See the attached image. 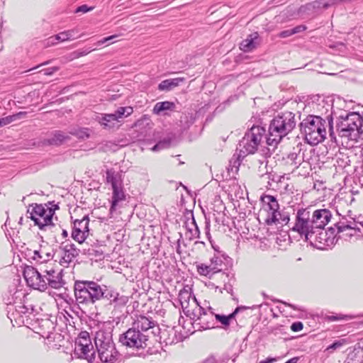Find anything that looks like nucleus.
<instances>
[{
  "label": "nucleus",
  "mask_w": 363,
  "mask_h": 363,
  "mask_svg": "<svg viewBox=\"0 0 363 363\" xmlns=\"http://www.w3.org/2000/svg\"><path fill=\"white\" fill-rule=\"evenodd\" d=\"M299 127L306 141L311 145L323 142L328 133L330 140L336 143L332 114L326 116L325 118L309 115L301 122Z\"/></svg>",
  "instance_id": "f257e3e1"
},
{
  "label": "nucleus",
  "mask_w": 363,
  "mask_h": 363,
  "mask_svg": "<svg viewBox=\"0 0 363 363\" xmlns=\"http://www.w3.org/2000/svg\"><path fill=\"white\" fill-rule=\"evenodd\" d=\"M42 272L32 266H26L23 270V277L30 287L40 291H45L48 286L55 289L62 288L65 281L62 279V270L57 272L54 269H40Z\"/></svg>",
  "instance_id": "f03ea898"
},
{
  "label": "nucleus",
  "mask_w": 363,
  "mask_h": 363,
  "mask_svg": "<svg viewBox=\"0 0 363 363\" xmlns=\"http://www.w3.org/2000/svg\"><path fill=\"white\" fill-rule=\"evenodd\" d=\"M295 114L291 111L279 113L271 121L266 137L267 145L277 146L296 127Z\"/></svg>",
  "instance_id": "7ed1b4c3"
},
{
  "label": "nucleus",
  "mask_w": 363,
  "mask_h": 363,
  "mask_svg": "<svg viewBox=\"0 0 363 363\" xmlns=\"http://www.w3.org/2000/svg\"><path fill=\"white\" fill-rule=\"evenodd\" d=\"M74 293L77 304L80 307H88L101 301V285L94 281L77 280Z\"/></svg>",
  "instance_id": "20e7f679"
},
{
  "label": "nucleus",
  "mask_w": 363,
  "mask_h": 363,
  "mask_svg": "<svg viewBox=\"0 0 363 363\" xmlns=\"http://www.w3.org/2000/svg\"><path fill=\"white\" fill-rule=\"evenodd\" d=\"M94 342L101 362L115 363L118 359L120 354L113 341L111 330H100L96 332Z\"/></svg>",
  "instance_id": "39448f33"
},
{
  "label": "nucleus",
  "mask_w": 363,
  "mask_h": 363,
  "mask_svg": "<svg viewBox=\"0 0 363 363\" xmlns=\"http://www.w3.org/2000/svg\"><path fill=\"white\" fill-rule=\"evenodd\" d=\"M31 211L28 208L27 211L28 218L34 221L35 225H38L41 230L57 232L61 230L59 224L52 222L53 211L47 210L45 205L32 204Z\"/></svg>",
  "instance_id": "423d86ee"
},
{
  "label": "nucleus",
  "mask_w": 363,
  "mask_h": 363,
  "mask_svg": "<svg viewBox=\"0 0 363 363\" xmlns=\"http://www.w3.org/2000/svg\"><path fill=\"white\" fill-rule=\"evenodd\" d=\"M362 118L355 112L347 113L340 116V121L337 124V130L341 137L356 140L362 133Z\"/></svg>",
  "instance_id": "0eeeda50"
},
{
  "label": "nucleus",
  "mask_w": 363,
  "mask_h": 363,
  "mask_svg": "<svg viewBox=\"0 0 363 363\" xmlns=\"http://www.w3.org/2000/svg\"><path fill=\"white\" fill-rule=\"evenodd\" d=\"M313 223L311 211L307 208H299L296 214V221L291 230L304 236L306 241L311 239L313 233L317 232L316 227Z\"/></svg>",
  "instance_id": "6e6552de"
},
{
  "label": "nucleus",
  "mask_w": 363,
  "mask_h": 363,
  "mask_svg": "<svg viewBox=\"0 0 363 363\" xmlns=\"http://www.w3.org/2000/svg\"><path fill=\"white\" fill-rule=\"evenodd\" d=\"M150 335L137 330L132 325L126 332L120 335L119 342L124 346L135 349H144L147 346Z\"/></svg>",
  "instance_id": "1a4fd4ad"
},
{
  "label": "nucleus",
  "mask_w": 363,
  "mask_h": 363,
  "mask_svg": "<svg viewBox=\"0 0 363 363\" xmlns=\"http://www.w3.org/2000/svg\"><path fill=\"white\" fill-rule=\"evenodd\" d=\"M264 202L267 203L269 208V215L266 219L267 225L274 224H286L289 223L290 218L288 213H281L279 211V205L277 199L271 195H267L264 197Z\"/></svg>",
  "instance_id": "9d476101"
},
{
  "label": "nucleus",
  "mask_w": 363,
  "mask_h": 363,
  "mask_svg": "<svg viewBox=\"0 0 363 363\" xmlns=\"http://www.w3.org/2000/svg\"><path fill=\"white\" fill-rule=\"evenodd\" d=\"M198 307L194 311L195 323L199 325V329L208 330L215 328V313L208 306L205 308L198 303Z\"/></svg>",
  "instance_id": "9b49d317"
},
{
  "label": "nucleus",
  "mask_w": 363,
  "mask_h": 363,
  "mask_svg": "<svg viewBox=\"0 0 363 363\" xmlns=\"http://www.w3.org/2000/svg\"><path fill=\"white\" fill-rule=\"evenodd\" d=\"M336 235L335 228H329L326 230L324 228L323 229H318L317 232L313 233L311 239H308L307 241L317 249H324L333 243Z\"/></svg>",
  "instance_id": "f8f14e48"
},
{
  "label": "nucleus",
  "mask_w": 363,
  "mask_h": 363,
  "mask_svg": "<svg viewBox=\"0 0 363 363\" xmlns=\"http://www.w3.org/2000/svg\"><path fill=\"white\" fill-rule=\"evenodd\" d=\"M61 258L60 264L64 267H68L79 256L80 250L71 242H63L60 246Z\"/></svg>",
  "instance_id": "ddd939ff"
},
{
  "label": "nucleus",
  "mask_w": 363,
  "mask_h": 363,
  "mask_svg": "<svg viewBox=\"0 0 363 363\" xmlns=\"http://www.w3.org/2000/svg\"><path fill=\"white\" fill-rule=\"evenodd\" d=\"M102 296L101 300H106L110 304H113L115 307L125 306L128 301V297L121 295L115 289L111 286L101 285Z\"/></svg>",
  "instance_id": "4468645a"
},
{
  "label": "nucleus",
  "mask_w": 363,
  "mask_h": 363,
  "mask_svg": "<svg viewBox=\"0 0 363 363\" xmlns=\"http://www.w3.org/2000/svg\"><path fill=\"white\" fill-rule=\"evenodd\" d=\"M89 223L88 216H84L81 220H75L72 232V238L79 243H82L89 235Z\"/></svg>",
  "instance_id": "2eb2a0df"
},
{
  "label": "nucleus",
  "mask_w": 363,
  "mask_h": 363,
  "mask_svg": "<svg viewBox=\"0 0 363 363\" xmlns=\"http://www.w3.org/2000/svg\"><path fill=\"white\" fill-rule=\"evenodd\" d=\"M133 325L145 334L149 335L150 330H152L151 333L154 336H157L160 333V329L156 322L145 315L137 317L133 323Z\"/></svg>",
  "instance_id": "dca6fc26"
},
{
  "label": "nucleus",
  "mask_w": 363,
  "mask_h": 363,
  "mask_svg": "<svg viewBox=\"0 0 363 363\" xmlns=\"http://www.w3.org/2000/svg\"><path fill=\"white\" fill-rule=\"evenodd\" d=\"M313 224L316 227V230L323 229L329 223L331 219L332 213L326 208L318 209L311 214Z\"/></svg>",
  "instance_id": "f3484780"
},
{
  "label": "nucleus",
  "mask_w": 363,
  "mask_h": 363,
  "mask_svg": "<svg viewBox=\"0 0 363 363\" xmlns=\"http://www.w3.org/2000/svg\"><path fill=\"white\" fill-rule=\"evenodd\" d=\"M261 177L263 179L267 180L266 187L268 189L277 191L283 187L282 184L285 179L284 175H279L275 172H267L262 174Z\"/></svg>",
  "instance_id": "a211bd4d"
},
{
  "label": "nucleus",
  "mask_w": 363,
  "mask_h": 363,
  "mask_svg": "<svg viewBox=\"0 0 363 363\" xmlns=\"http://www.w3.org/2000/svg\"><path fill=\"white\" fill-rule=\"evenodd\" d=\"M266 130L264 127L260 125H253L250 128L245 134L244 138H246V141L249 139L254 145H259L264 135H265ZM246 144L247 142H245Z\"/></svg>",
  "instance_id": "6ab92c4d"
},
{
  "label": "nucleus",
  "mask_w": 363,
  "mask_h": 363,
  "mask_svg": "<svg viewBox=\"0 0 363 363\" xmlns=\"http://www.w3.org/2000/svg\"><path fill=\"white\" fill-rule=\"evenodd\" d=\"M69 139L67 133L62 130H55L50 133L49 138L43 140V143L45 145L60 146Z\"/></svg>",
  "instance_id": "aec40b11"
},
{
  "label": "nucleus",
  "mask_w": 363,
  "mask_h": 363,
  "mask_svg": "<svg viewBox=\"0 0 363 363\" xmlns=\"http://www.w3.org/2000/svg\"><path fill=\"white\" fill-rule=\"evenodd\" d=\"M96 121L106 130L114 128L118 123L112 113H101L96 117Z\"/></svg>",
  "instance_id": "412c9836"
},
{
  "label": "nucleus",
  "mask_w": 363,
  "mask_h": 363,
  "mask_svg": "<svg viewBox=\"0 0 363 363\" xmlns=\"http://www.w3.org/2000/svg\"><path fill=\"white\" fill-rule=\"evenodd\" d=\"M112 189L113 194L111 198V205L109 209L111 217L116 211L118 203L125 199V195L123 191L122 184L118 186H114L112 188Z\"/></svg>",
  "instance_id": "4be33fe9"
},
{
  "label": "nucleus",
  "mask_w": 363,
  "mask_h": 363,
  "mask_svg": "<svg viewBox=\"0 0 363 363\" xmlns=\"http://www.w3.org/2000/svg\"><path fill=\"white\" fill-rule=\"evenodd\" d=\"M259 34L257 32L249 35L246 39L243 40L240 45V50L247 52L253 50L258 45Z\"/></svg>",
  "instance_id": "5701e85b"
},
{
  "label": "nucleus",
  "mask_w": 363,
  "mask_h": 363,
  "mask_svg": "<svg viewBox=\"0 0 363 363\" xmlns=\"http://www.w3.org/2000/svg\"><path fill=\"white\" fill-rule=\"evenodd\" d=\"M176 105L174 102L165 101L157 102L153 108V113L156 115H167V111H173L175 110Z\"/></svg>",
  "instance_id": "b1692460"
},
{
  "label": "nucleus",
  "mask_w": 363,
  "mask_h": 363,
  "mask_svg": "<svg viewBox=\"0 0 363 363\" xmlns=\"http://www.w3.org/2000/svg\"><path fill=\"white\" fill-rule=\"evenodd\" d=\"M247 308H250V307L238 306L235 309V311L233 313H231L228 315L215 314V320L220 323L224 327H227L230 325V321L235 318L238 313H239L241 311L246 310Z\"/></svg>",
  "instance_id": "393cba45"
},
{
  "label": "nucleus",
  "mask_w": 363,
  "mask_h": 363,
  "mask_svg": "<svg viewBox=\"0 0 363 363\" xmlns=\"http://www.w3.org/2000/svg\"><path fill=\"white\" fill-rule=\"evenodd\" d=\"M93 350V345L91 342L87 345V347H74V354L79 358H84L88 360L89 362H91L94 359V352H91Z\"/></svg>",
  "instance_id": "a878e982"
},
{
  "label": "nucleus",
  "mask_w": 363,
  "mask_h": 363,
  "mask_svg": "<svg viewBox=\"0 0 363 363\" xmlns=\"http://www.w3.org/2000/svg\"><path fill=\"white\" fill-rule=\"evenodd\" d=\"M246 140V138H242L239 143L240 154L242 156H245L249 154H254L258 148V146L257 145H254L250 139L247 143L245 144V142H247Z\"/></svg>",
  "instance_id": "bb28decb"
},
{
  "label": "nucleus",
  "mask_w": 363,
  "mask_h": 363,
  "mask_svg": "<svg viewBox=\"0 0 363 363\" xmlns=\"http://www.w3.org/2000/svg\"><path fill=\"white\" fill-rule=\"evenodd\" d=\"M184 81L183 77H177L174 79H165L162 81L158 85V89L160 91H168L179 86L180 82Z\"/></svg>",
  "instance_id": "cd10ccee"
},
{
  "label": "nucleus",
  "mask_w": 363,
  "mask_h": 363,
  "mask_svg": "<svg viewBox=\"0 0 363 363\" xmlns=\"http://www.w3.org/2000/svg\"><path fill=\"white\" fill-rule=\"evenodd\" d=\"M344 363H363L362 347L360 346L355 347L353 351L348 354Z\"/></svg>",
  "instance_id": "c85d7f7f"
},
{
  "label": "nucleus",
  "mask_w": 363,
  "mask_h": 363,
  "mask_svg": "<svg viewBox=\"0 0 363 363\" xmlns=\"http://www.w3.org/2000/svg\"><path fill=\"white\" fill-rule=\"evenodd\" d=\"M77 34L78 31L77 29H71L63 32H60V33L55 35L54 37L56 40L61 42H64L67 40H73L77 38Z\"/></svg>",
  "instance_id": "c756f323"
},
{
  "label": "nucleus",
  "mask_w": 363,
  "mask_h": 363,
  "mask_svg": "<svg viewBox=\"0 0 363 363\" xmlns=\"http://www.w3.org/2000/svg\"><path fill=\"white\" fill-rule=\"evenodd\" d=\"M301 150L298 152H291L287 157V163L289 164L293 169H297L303 161V155H301Z\"/></svg>",
  "instance_id": "7c9ffc66"
},
{
  "label": "nucleus",
  "mask_w": 363,
  "mask_h": 363,
  "mask_svg": "<svg viewBox=\"0 0 363 363\" xmlns=\"http://www.w3.org/2000/svg\"><path fill=\"white\" fill-rule=\"evenodd\" d=\"M106 177L107 183H110L112 188L121 185L119 174L116 173L113 169H108L106 170Z\"/></svg>",
  "instance_id": "2f4dec72"
},
{
  "label": "nucleus",
  "mask_w": 363,
  "mask_h": 363,
  "mask_svg": "<svg viewBox=\"0 0 363 363\" xmlns=\"http://www.w3.org/2000/svg\"><path fill=\"white\" fill-rule=\"evenodd\" d=\"M185 224H186V228L187 230L191 234L189 238L195 239V238H199L200 231H199V227H198L194 217H192V218L190 221L186 222Z\"/></svg>",
  "instance_id": "473e14b6"
},
{
  "label": "nucleus",
  "mask_w": 363,
  "mask_h": 363,
  "mask_svg": "<svg viewBox=\"0 0 363 363\" xmlns=\"http://www.w3.org/2000/svg\"><path fill=\"white\" fill-rule=\"evenodd\" d=\"M325 1L324 0H315L311 3L307 4L300 8V11H317L321 8L325 9Z\"/></svg>",
  "instance_id": "72a5a7b5"
},
{
  "label": "nucleus",
  "mask_w": 363,
  "mask_h": 363,
  "mask_svg": "<svg viewBox=\"0 0 363 363\" xmlns=\"http://www.w3.org/2000/svg\"><path fill=\"white\" fill-rule=\"evenodd\" d=\"M191 296V293L187 289H183L179 291V300L182 308H186L188 307Z\"/></svg>",
  "instance_id": "f704fd0d"
},
{
  "label": "nucleus",
  "mask_w": 363,
  "mask_h": 363,
  "mask_svg": "<svg viewBox=\"0 0 363 363\" xmlns=\"http://www.w3.org/2000/svg\"><path fill=\"white\" fill-rule=\"evenodd\" d=\"M197 272L202 276H211L215 274L214 269L211 267V264H199L196 265Z\"/></svg>",
  "instance_id": "c9c22d12"
},
{
  "label": "nucleus",
  "mask_w": 363,
  "mask_h": 363,
  "mask_svg": "<svg viewBox=\"0 0 363 363\" xmlns=\"http://www.w3.org/2000/svg\"><path fill=\"white\" fill-rule=\"evenodd\" d=\"M210 264L214 269V272L217 273L222 270L223 262L219 256L214 255L210 260Z\"/></svg>",
  "instance_id": "e433bc0d"
},
{
  "label": "nucleus",
  "mask_w": 363,
  "mask_h": 363,
  "mask_svg": "<svg viewBox=\"0 0 363 363\" xmlns=\"http://www.w3.org/2000/svg\"><path fill=\"white\" fill-rule=\"evenodd\" d=\"M70 134L77 136L79 139L88 138L89 137V129L87 128H81L70 132Z\"/></svg>",
  "instance_id": "4c0bfd02"
},
{
  "label": "nucleus",
  "mask_w": 363,
  "mask_h": 363,
  "mask_svg": "<svg viewBox=\"0 0 363 363\" xmlns=\"http://www.w3.org/2000/svg\"><path fill=\"white\" fill-rule=\"evenodd\" d=\"M347 340L346 339H340L335 341L333 344L330 345L327 348L326 351L333 352L337 349L340 348L342 346L347 344Z\"/></svg>",
  "instance_id": "58836bf2"
},
{
  "label": "nucleus",
  "mask_w": 363,
  "mask_h": 363,
  "mask_svg": "<svg viewBox=\"0 0 363 363\" xmlns=\"http://www.w3.org/2000/svg\"><path fill=\"white\" fill-rule=\"evenodd\" d=\"M335 227L337 230V233H342L347 230L354 229L350 225L345 224V223H337L335 224Z\"/></svg>",
  "instance_id": "ea45409f"
},
{
  "label": "nucleus",
  "mask_w": 363,
  "mask_h": 363,
  "mask_svg": "<svg viewBox=\"0 0 363 363\" xmlns=\"http://www.w3.org/2000/svg\"><path fill=\"white\" fill-rule=\"evenodd\" d=\"M91 340L90 339H81V338H77L75 340V347H81L83 348V347H86L88 344H90Z\"/></svg>",
  "instance_id": "a19ab883"
},
{
  "label": "nucleus",
  "mask_w": 363,
  "mask_h": 363,
  "mask_svg": "<svg viewBox=\"0 0 363 363\" xmlns=\"http://www.w3.org/2000/svg\"><path fill=\"white\" fill-rule=\"evenodd\" d=\"M113 116L116 117V120L118 122H119V119L122 118L123 117H125V108L124 107H119L113 113H112Z\"/></svg>",
  "instance_id": "79ce46f5"
},
{
  "label": "nucleus",
  "mask_w": 363,
  "mask_h": 363,
  "mask_svg": "<svg viewBox=\"0 0 363 363\" xmlns=\"http://www.w3.org/2000/svg\"><path fill=\"white\" fill-rule=\"evenodd\" d=\"M118 35H110L108 37H106V38H104L103 39L99 40L97 43H96V45L99 46V45H101L104 43H108V45L109 44H111L112 43H111L110 41L116 38H117Z\"/></svg>",
  "instance_id": "37998d69"
},
{
  "label": "nucleus",
  "mask_w": 363,
  "mask_h": 363,
  "mask_svg": "<svg viewBox=\"0 0 363 363\" xmlns=\"http://www.w3.org/2000/svg\"><path fill=\"white\" fill-rule=\"evenodd\" d=\"M303 328V325L301 322L297 321L294 322L291 325V330L294 332H298L301 330Z\"/></svg>",
  "instance_id": "c03bdc74"
},
{
  "label": "nucleus",
  "mask_w": 363,
  "mask_h": 363,
  "mask_svg": "<svg viewBox=\"0 0 363 363\" xmlns=\"http://www.w3.org/2000/svg\"><path fill=\"white\" fill-rule=\"evenodd\" d=\"M223 290H225L227 293L232 296L233 295V286L230 283L225 284L224 287L219 289L220 293H223Z\"/></svg>",
  "instance_id": "a18cd8bd"
},
{
  "label": "nucleus",
  "mask_w": 363,
  "mask_h": 363,
  "mask_svg": "<svg viewBox=\"0 0 363 363\" xmlns=\"http://www.w3.org/2000/svg\"><path fill=\"white\" fill-rule=\"evenodd\" d=\"M93 10V7H89L87 5L84 4L80 6H78L75 11V13H86L88 11H90Z\"/></svg>",
  "instance_id": "49530a36"
},
{
  "label": "nucleus",
  "mask_w": 363,
  "mask_h": 363,
  "mask_svg": "<svg viewBox=\"0 0 363 363\" xmlns=\"http://www.w3.org/2000/svg\"><path fill=\"white\" fill-rule=\"evenodd\" d=\"M26 115V112H19V113L13 114L12 116H6V118H11V121H9V123H11V122L14 121L15 120H16L18 118H21Z\"/></svg>",
  "instance_id": "de8ad7c7"
},
{
  "label": "nucleus",
  "mask_w": 363,
  "mask_h": 363,
  "mask_svg": "<svg viewBox=\"0 0 363 363\" xmlns=\"http://www.w3.org/2000/svg\"><path fill=\"white\" fill-rule=\"evenodd\" d=\"M59 70L58 67H52L43 69L41 72H44L45 75H52L53 73Z\"/></svg>",
  "instance_id": "09e8293b"
},
{
  "label": "nucleus",
  "mask_w": 363,
  "mask_h": 363,
  "mask_svg": "<svg viewBox=\"0 0 363 363\" xmlns=\"http://www.w3.org/2000/svg\"><path fill=\"white\" fill-rule=\"evenodd\" d=\"M293 35L294 34L292 33V29H289V30H285L280 32L278 34V37L281 38H288Z\"/></svg>",
  "instance_id": "8fccbe9b"
},
{
  "label": "nucleus",
  "mask_w": 363,
  "mask_h": 363,
  "mask_svg": "<svg viewBox=\"0 0 363 363\" xmlns=\"http://www.w3.org/2000/svg\"><path fill=\"white\" fill-rule=\"evenodd\" d=\"M307 27L304 25H299L292 28L293 34H296L306 30Z\"/></svg>",
  "instance_id": "3c124183"
},
{
  "label": "nucleus",
  "mask_w": 363,
  "mask_h": 363,
  "mask_svg": "<svg viewBox=\"0 0 363 363\" xmlns=\"http://www.w3.org/2000/svg\"><path fill=\"white\" fill-rule=\"evenodd\" d=\"M47 210H52L53 215L57 209H59V206L57 204H55L54 202H49L48 205L45 204Z\"/></svg>",
  "instance_id": "603ef678"
},
{
  "label": "nucleus",
  "mask_w": 363,
  "mask_h": 363,
  "mask_svg": "<svg viewBox=\"0 0 363 363\" xmlns=\"http://www.w3.org/2000/svg\"><path fill=\"white\" fill-rule=\"evenodd\" d=\"M350 318H351V317L349 315H342V316L332 315V316L329 317V319L330 320H340V319H350Z\"/></svg>",
  "instance_id": "864d4df0"
},
{
  "label": "nucleus",
  "mask_w": 363,
  "mask_h": 363,
  "mask_svg": "<svg viewBox=\"0 0 363 363\" xmlns=\"http://www.w3.org/2000/svg\"><path fill=\"white\" fill-rule=\"evenodd\" d=\"M11 121V118H0V127L9 124V121Z\"/></svg>",
  "instance_id": "5fc2aeb1"
},
{
  "label": "nucleus",
  "mask_w": 363,
  "mask_h": 363,
  "mask_svg": "<svg viewBox=\"0 0 363 363\" xmlns=\"http://www.w3.org/2000/svg\"><path fill=\"white\" fill-rule=\"evenodd\" d=\"M77 338L81 339H90L89 334L86 331H82Z\"/></svg>",
  "instance_id": "6e6d98bb"
},
{
  "label": "nucleus",
  "mask_w": 363,
  "mask_h": 363,
  "mask_svg": "<svg viewBox=\"0 0 363 363\" xmlns=\"http://www.w3.org/2000/svg\"><path fill=\"white\" fill-rule=\"evenodd\" d=\"M125 108V117L130 116L133 113V108L130 106H126Z\"/></svg>",
  "instance_id": "4d7b16f0"
},
{
  "label": "nucleus",
  "mask_w": 363,
  "mask_h": 363,
  "mask_svg": "<svg viewBox=\"0 0 363 363\" xmlns=\"http://www.w3.org/2000/svg\"><path fill=\"white\" fill-rule=\"evenodd\" d=\"M276 361L275 358L268 357L264 360L260 361L259 363H272Z\"/></svg>",
  "instance_id": "13d9d810"
},
{
  "label": "nucleus",
  "mask_w": 363,
  "mask_h": 363,
  "mask_svg": "<svg viewBox=\"0 0 363 363\" xmlns=\"http://www.w3.org/2000/svg\"><path fill=\"white\" fill-rule=\"evenodd\" d=\"M60 232L62 233V236L63 238H66L67 236H68V233H67V231L65 229H62L61 228V230L60 231H57V232H54L55 233H59Z\"/></svg>",
  "instance_id": "bf43d9fd"
},
{
  "label": "nucleus",
  "mask_w": 363,
  "mask_h": 363,
  "mask_svg": "<svg viewBox=\"0 0 363 363\" xmlns=\"http://www.w3.org/2000/svg\"><path fill=\"white\" fill-rule=\"evenodd\" d=\"M42 258V256L40 255V252L39 251H34V256H33V259H40Z\"/></svg>",
  "instance_id": "052dcab7"
},
{
  "label": "nucleus",
  "mask_w": 363,
  "mask_h": 363,
  "mask_svg": "<svg viewBox=\"0 0 363 363\" xmlns=\"http://www.w3.org/2000/svg\"><path fill=\"white\" fill-rule=\"evenodd\" d=\"M162 146H163V144L159 143L156 144L155 145H154L153 147L152 148V150L153 151H157V150H160Z\"/></svg>",
  "instance_id": "680f3d73"
},
{
  "label": "nucleus",
  "mask_w": 363,
  "mask_h": 363,
  "mask_svg": "<svg viewBox=\"0 0 363 363\" xmlns=\"http://www.w3.org/2000/svg\"><path fill=\"white\" fill-rule=\"evenodd\" d=\"M298 357H293L290 359H289L288 361H286L285 363H297L298 361Z\"/></svg>",
  "instance_id": "e2e57ef3"
},
{
  "label": "nucleus",
  "mask_w": 363,
  "mask_h": 363,
  "mask_svg": "<svg viewBox=\"0 0 363 363\" xmlns=\"http://www.w3.org/2000/svg\"><path fill=\"white\" fill-rule=\"evenodd\" d=\"M201 363H216V360L213 358L207 359L205 361L202 362Z\"/></svg>",
  "instance_id": "0e129e2a"
},
{
  "label": "nucleus",
  "mask_w": 363,
  "mask_h": 363,
  "mask_svg": "<svg viewBox=\"0 0 363 363\" xmlns=\"http://www.w3.org/2000/svg\"><path fill=\"white\" fill-rule=\"evenodd\" d=\"M177 253H179V254H180V253H181V252H180L179 240H178V242H177Z\"/></svg>",
  "instance_id": "69168bd1"
},
{
  "label": "nucleus",
  "mask_w": 363,
  "mask_h": 363,
  "mask_svg": "<svg viewBox=\"0 0 363 363\" xmlns=\"http://www.w3.org/2000/svg\"><path fill=\"white\" fill-rule=\"evenodd\" d=\"M141 123H142V121H141V120H138V121H136V122L135 123V126H136V127H137V126H138V125H141Z\"/></svg>",
  "instance_id": "338daca9"
},
{
  "label": "nucleus",
  "mask_w": 363,
  "mask_h": 363,
  "mask_svg": "<svg viewBox=\"0 0 363 363\" xmlns=\"http://www.w3.org/2000/svg\"><path fill=\"white\" fill-rule=\"evenodd\" d=\"M48 63H49V61H47V62H45L42 63L39 66L45 65H48Z\"/></svg>",
  "instance_id": "774afa93"
}]
</instances>
